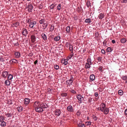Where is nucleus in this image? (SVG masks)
<instances>
[{
    "label": "nucleus",
    "instance_id": "obj_13",
    "mask_svg": "<svg viewBox=\"0 0 127 127\" xmlns=\"http://www.w3.org/2000/svg\"><path fill=\"white\" fill-rule=\"evenodd\" d=\"M61 63L65 65H66L67 63V61L66 59H62L61 61Z\"/></svg>",
    "mask_w": 127,
    "mask_h": 127
},
{
    "label": "nucleus",
    "instance_id": "obj_60",
    "mask_svg": "<svg viewBox=\"0 0 127 127\" xmlns=\"http://www.w3.org/2000/svg\"><path fill=\"white\" fill-rule=\"evenodd\" d=\"M101 52L103 54H104L105 53V52L104 50L102 49L101 51Z\"/></svg>",
    "mask_w": 127,
    "mask_h": 127
},
{
    "label": "nucleus",
    "instance_id": "obj_49",
    "mask_svg": "<svg viewBox=\"0 0 127 127\" xmlns=\"http://www.w3.org/2000/svg\"><path fill=\"white\" fill-rule=\"evenodd\" d=\"M73 18H74V19L75 20H77L78 19V17L77 16H76L75 15L74 16Z\"/></svg>",
    "mask_w": 127,
    "mask_h": 127
},
{
    "label": "nucleus",
    "instance_id": "obj_5",
    "mask_svg": "<svg viewBox=\"0 0 127 127\" xmlns=\"http://www.w3.org/2000/svg\"><path fill=\"white\" fill-rule=\"evenodd\" d=\"M8 74V72L7 71H3L2 73V77L4 78H6L7 77Z\"/></svg>",
    "mask_w": 127,
    "mask_h": 127
},
{
    "label": "nucleus",
    "instance_id": "obj_28",
    "mask_svg": "<svg viewBox=\"0 0 127 127\" xmlns=\"http://www.w3.org/2000/svg\"><path fill=\"white\" fill-rule=\"evenodd\" d=\"M13 77V75H12L10 74L8 75V80H11L12 79Z\"/></svg>",
    "mask_w": 127,
    "mask_h": 127
},
{
    "label": "nucleus",
    "instance_id": "obj_9",
    "mask_svg": "<svg viewBox=\"0 0 127 127\" xmlns=\"http://www.w3.org/2000/svg\"><path fill=\"white\" fill-rule=\"evenodd\" d=\"M55 115L58 116H59L61 113V112L59 109H57L54 112Z\"/></svg>",
    "mask_w": 127,
    "mask_h": 127
},
{
    "label": "nucleus",
    "instance_id": "obj_25",
    "mask_svg": "<svg viewBox=\"0 0 127 127\" xmlns=\"http://www.w3.org/2000/svg\"><path fill=\"white\" fill-rule=\"evenodd\" d=\"M106 104L103 103H102L100 105V107L104 109L106 108Z\"/></svg>",
    "mask_w": 127,
    "mask_h": 127
},
{
    "label": "nucleus",
    "instance_id": "obj_6",
    "mask_svg": "<svg viewBox=\"0 0 127 127\" xmlns=\"http://www.w3.org/2000/svg\"><path fill=\"white\" fill-rule=\"evenodd\" d=\"M22 33L25 36H26L27 34H28V31L25 28H23L22 30Z\"/></svg>",
    "mask_w": 127,
    "mask_h": 127
},
{
    "label": "nucleus",
    "instance_id": "obj_17",
    "mask_svg": "<svg viewBox=\"0 0 127 127\" xmlns=\"http://www.w3.org/2000/svg\"><path fill=\"white\" fill-rule=\"evenodd\" d=\"M105 15L104 14L101 13L99 14L98 18L99 19H102L104 17Z\"/></svg>",
    "mask_w": 127,
    "mask_h": 127
},
{
    "label": "nucleus",
    "instance_id": "obj_61",
    "mask_svg": "<svg viewBox=\"0 0 127 127\" xmlns=\"http://www.w3.org/2000/svg\"><path fill=\"white\" fill-rule=\"evenodd\" d=\"M81 127H85V125L84 124H81Z\"/></svg>",
    "mask_w": 127,
    "mask_h": 127
},
{
    "label": "nucleus",
    "instance_id": "obj_37",
    "mask_svg": "<svg viewBox=\"0 0 127 127\" xmlns=\"http://www.w3.org/2000/svg\"><path fill=\"white\" fill-rule=\"evenodd\" d=\"M103 67L102 66H100L98 68V69L99 71H102L103 70Z\"/></svg>",
    "mask_w": 127,
    "mask_h": 127
},
{
    "label": "nucleus",
    "instance_id": "obj_46",
    "mask_svg": "<svg viewBox=\"0 0 127 127\" xmlns=\"http://www.w3.org/2000/svg\"><path fill=\"white\" fill-rule=\"evenodd\" d=\"M29 26L31 28H33L34 26L33 25H32V24L31 23H30L29 24Z\"/></svg>",
    "mask_w": 127,
    "mask_h": 127
},
{
    "label": "nucleus",
    "instance_id": "obj_45",
    "mask_svg": "<svg viewBox=\"0 0 127 127\" xmlns=\"http://www.w3.org/2000/svg\"><path fill=\"white\" fill-rule=\"evenodd\" d=\"M8 104H10V105L12 104H13L12 102V101L11 100H9L8 101Z\"/></svg>",
    "mask_w": 127,
    "mask_h": 127
},
{
    "label": "nucleus",
    "instance_id": "obj_31",
    "mask_svg": "<svg viewBox=\"0 0 127 127\" xmlns=\"http://www.w3.org/2000/svg\"><path fill=\"white\" fill-rule=\"evenodd\" d=\"M5 115L7 117H11L12 115V114L11 113H8L7 114H6Z\"/></svg>",
    "mask_w": 127,
    "mask_h": 127
},
{
    "label": "nucleus",
    "instance_id": "obj_44",
    "mask_svg": "<svg viewBox=\"0 0 127 127\" xmlns=\"http://www.w3.org/2000/svg\"><path fill=\"white\" fill-rule=\"evenodd\" d=\"M87 61L88 62V63H90V64H91V60L90 58H89L87 60Z\"/></svg>",
    "mask_w": 127,
    "mask_h": 127
},
{
    "label": "nucleus",
    "instance_id": "obj_24",
    "mask_svg": "<svg viewBox=\"0 0 127 127\" xmlns=\"http://www.w3.org/2000/svg\"><path fill=\"white\" fill-rule=\"evenodd\" d=\"M91 66L89 63H86L85 65L86 68H90Z\"/></svg>",
    "mask_w": 127,
    "mask_h": 127
},
{
    "label": "nucleus",
    "instance_id": "obj_16",
    "mask_svg": "<svg viewBox=\"0 0 127 127\" xmlns=\"http://www.w3.org/2000/svg\"><path fill=\"white\" fill-rule=\"evenodd\" d=\"M104 114L106 115L108 114L109 112V109L107 108H105L104 109L103 112Z\"/></svg>",
    "mask_w": 127,
    "mask_h": 127
},
{
    "label": "nucleus",
    "instance_id": "obj_21",
    "mask_svg": "<svg viewBox=\"0 0 127 127\" xmlns=\"http://www.w3.org/2000/svg\"><path fill=\"white\" fill-rule=\"evenodd\" d=\"M60 38V36H57L55 37L54 38V39L55 41H59Z\"/></svg>",
    "mask_w": 127,
    "mask_h": 127
},
{
    "label": "nucleus",
    "instance_id": "obj_63",
    "mask_svg": "<svg viewBox=\"0 0 127 127\" xmlns=\"http://www.w3.org/2000/svg\"><path fill=\"white\" fill-rule=\"evenodd\" d=\"M37 61H35L34 62V64H36V63H37Z\"/></svg>",
    "mask_w": 127,
    "mask_h": 127
},
{
    "label": "nucleus",
    "instance_id": "obj_56",
    "mask_svg": "<svg viewBox=\"0 0 127 127\" xmlns=\"http://www.w3.org/2000/svg\"><path fill=\"white\" fill-rule=\"evenodd\" d=\"M94 95L96 97H97L98 95V94L97 92H95V93Z\"/></svg>",
    "mask_w": 127,
    "mask_h": 127
},
{
    "label": "nucleus",
    "instance_id": "obj_26",
    "mask_svg": "<svg viewBox=\"0 0 127 127\" xmlns=\"http://www.w3.org/2000/svg\"><path fill=\"white\" fill-rule=\"evenodd\" d=\"M5 120V118L3 116L1 115L0 116V122L4 121Z\"/></svg>",
    "mask_w": 127,
    "mask_h": 127
},
{
    "label": "nucleus",
    "instance_id": "obj_7",
    "mask_svg": "<svg viewBox=\"0 0 127 127\" xmlns=\"http://www.w3.org/2000/svg\"><path fill=\"white\" fill-rule=\"evenodd\" d=\"M67 109L68 111L70 112H72L74 111L73 107L71 105H69L67 107Z\"/></svg>",
    "mask_w": 127,
    "mask_h": 127
},
{
    "label": "nucleus",
    "instance_id": "obj_47",
    "mask_svg": "<svg viewBox=\"0 0 127 127\" xmlns=\"http://www.w3.org/2000/svg\"><path fill=\"white\" fill-rule=\"evenodd\" d=\"M67 95L66 93H63L61 94V95L62 96H66Z\"/></svg>",
    "mask_w": 127,
    "mask_h": 127
},
{
    "label": "nucleus",
    "instance_id": "obj_23",
    "mask_svg": "<svg viewBox=\"0 0 127 127\" xmlns=\"http://www.w3.org/2000/svg\"><path fill=\"white\" fill-rule=\"evenodd\" d=\"M113 49L110 47H108L106 49V51L107 52H111L113 50Z\"/></svg>",
    "mask_w": 127,
    "mask_h": 127
},
{
    "label": "nucleus",
    "instance_id": "obj_30",
    "mask_svg": "<svg viewBox=\"0 0 127 127\" xmlns=\"http://www.w3.org/2000/svg\"><path fill=\"white\" fill-rule=\"evenodd\" d=\"M54 26L53 25H52L50 28V31L52 32L54 30Z\"/></svg>",
    "mask_w": 127,
    "mask_h": 127
},
{
    "label": "nucleus",
    "instance_id": "obj_40",
    "mask_svg": "<svg viewBox=\"0 0 127 127\" xmlns=\"http://www.w3.org/2000/svg\"><path fill=\"white\" fill-rule=\"evenodd\" d=\"M31 38L32 40V41L33 42H34L35 39V36L33 35H32L31 36Z\"/></svg>",
    "mask_w": 127,
    "mask_h": 127
},
{
    "label": "nucleus",
    "instance_id": "obj_59",
    "mask_svg": "<svg viewBox=\"0 0 127 127\" xmlns=\"http://www.w3.org/2000/svg\"><path fill=\"white\" fill-rule=\"evenodd\" d=\"M112 42L113 44H114L116 43V41L114 40H113L112 41Z\"/></svg>",
    "mask_w": 127,
    "mask_h": 127
},
{
    "label": "nucleus",
    "instance_id": "obj_54",
    "mask_svg": "<svg viewBox=\"0 0 127 127\" xmlns=\"http://www.w3.org/2000/svg\"><path fill=\"white\" fill-rule=\"evenodd\" d=\"M72 57L71 56H70H70H68V57H67L66 59L67 60V61H68V60L69 59H71L72 58Z\"/></svg>",
    "mask_w": 127,
    "mask_h": 127
},
{
    "label": "nucleus",
    "instance_id": "obj_14",
    "mask_svg": "<svg viewBox=\"0 0 127 127\" xmlns=\"http://www.w3.org/2000/svg\"><path fill=\"white\" fill-rule=\"evenodd\" d=\"M69 49L70 51H72L71 53V54L70 56H73L74 54L72 52L73 51V46L72 45H69Z\"/></svg>",
    "mask_w": 127,
    "mask_h": 127
},
{
    "label": "nucleus",
    "instance_id": "obj_34",
    "mask_svg": "<svg viewBox=\"0 0 127 127\" xmlns=\"http://www.w3.org/2000/svg\"><path fill=\"white\" fill-rule=\"evenodd\" d=\"M13 25H14V26L17 27L19 25V23L18 22H16L13 24Z\"/></svg>",
    "mask_w": 127,
    "mask_h": 127
},
{
    "label": "nucleus",
    "instance_id": "obj_32",
    "mask_svg": "<svg viewBox=\"0 0 127 127\" xmlns=\"http://www.w3.org/2000/svg\"><path fill=\"white\" fill-rule=\"evenodd\" d=\"M61 4H59L57 6V10L59 11L60 10L61 8Z\"/></svg>",
    "mask_w": 127,
    "mask_h": 127
},
{
    "label": "nucleus",
    "instance_id": "obj_50",
    "mask_svg": "<svg viewBox=\"0 0 127 127\" xmlns=\"http://www.w3.org/2000/svg\"><path fill=\"white\" fill-rule=\"evenodd\" d=\"M125 116L127 117V108L126 109L125 111Z\"/></svg>",
    "mask_w": 127,
    "mask_h": 127
},
{
    "label": "nucleus",
    "instance_id": "obj_4",
    "mask_svg": "<svg viewBox=\"0 0 127 127\" xmlns=\"http://www.w3.org/2000/svg\"><path fill=\"white\" fill-rule=\"evenodd\" d=\"M73 77H72L70 79H69L68 80H67L66 82L67 83V84L71 85L73 82Z\"/></svg>",
    "mask_w": 127,
    "mask_h": 127
},
{
    "label": "nucleus",
    "instance_id": "obj_62",
    "mask_svg": "<svg viewBox=\"0 0 127 127\" xmlns=\"http://www.w3.org/2000/svg\"><path fill=\"white\" fill-rule=\"evenodd\" d=\"M43 109L42 108H41L40 107V112H42L43 111Z\"/></svg>",
    "mask_w": 127,
    "mask_h": 127
},
{
    "label": "nucleus",
    "instance_id": "obj_29",
    "mask_svg": "<svg viewBox=\"0 0 127 127\" xmlns=\"http://www.w3.org/2000/svg\"><path fill=\"white\" fill-rule=\"evenodd\" d=\"M55 7V5L53 3L49 6V8L50 9H53Z\"/></svg>",
    "mask_w": 127,
    "mask_h": 127
},
{
    "label": "nucleus",
    "instance_id": "obj_10",
    "mask_svg": "<svg viewBox=\"0 0 127 127\" xmlns=\"http://www.w3.org/2000/svg\"><path fill=\"white\" fill-rule=\"evenodd\" d=\"M70 27L69 26H67L66 28V33H68V34H71L70 31Z\"/></svg>",
    "mask_w": 127,
    "mask_h": 127
},
{
    "label": "nucleus",
    "instance_id": "obj_55",
    "mask_svg": "<svg viewBox=\"0 0 127 127\" xmlns=\"http://www.w3.org/2000/svg\"><path fill=\"white\" fill-rule=\"evenodd\" d=\"M14 45L15 46H18L19 45V44L18 42H17L16 43L14 44Z\"/></svg>",
    "mask_w": 127,
    "mask_h": 127
},
{
    "label": "nucleus",
    "instance_id": "obj_51",
    "mask_svg": "<svg viewBox=\"0 0 127 127\" xmlns=\"http://www.w3.org/2000/svg\"><path fill=\"white\" fill-rule=\"evenodd\" d=\"M102 59V58L100 57H99L97 58V60L99 61H100Z\"/></svg>",
    "mask_w": 127,
    "mask_h": 127
},
{
    "label": "nucleus",
    "instance_id": "obj_3",
    "mask_svg": "<svg viewBox=\"0 0 127 127\" xmlns=\"http://www.w3.org/2000/svg\"><path fill=\"white\" fill-rule=\"evenodd\" d=\"M77 99L80 101L79 102V103L82 102L81 101L83 100L84 99V98L80 95H77Z\"/></svg>",
    "mask_w": 127,
    "mask_h": 127
},
{
    "label": "nucleus",
    "instance_id": "obj_52",
    "mask_svg": "<svg viewBox=\"0 0 127 127\" xmlns=\"http://www.w3.org/2000/svg\"><path fill=\"white\" fill-rule=\"evenodd\" d=\"M100 110L101 111L103 112L104 111V109L101 108V107H99Z\"/></svg>",
    "mask_w": 127,
    "mask_h": 127
},
{
    "label": "nucleus",
    "instance_id": "obj_22",
    "mask_svg": "<svg viewBox=\"0 0 127 127\" xmlns=\"http://www.w3.org/2000/svg\"><path fill=\"white\" fill-rule=\"evenodd\" d=\"M5 83L6 85L9 86L10 84V81L8 80H7L5 81Z\"/></svg>",
    "mask_w": 127,
    "mask_h": 127
},
{
    "label": "nucleus",
    "instance_id": "obj_48",
    "mask_svg": "<svg viewBox=\"0 0 127 127\" xmlns=\"http://www.w3.org/2000/svg\"><path fill=\"white\" fill-rule=\"evenodd\" d=\"M4 61V58L1 57H0V61L2 62H3Z\"/></svg>",
    "mask_w": 127,
    "mask_h": 127
},
{
    "label": "nucleus",
    "instance_id": "obj_11",
    "mask_svg": "<svg viewBox=\"0 0 127 127\" xmlns=\"http://www.w3.org/2000/svg\"><path fill=\"white\" fill-rule=\"evenodd\" d=\"M95 76L93 74L91 75L90 77V81L91 82L94 80L95 79Z\"/></svg>",
    "mask_w": 127,
    "mask_h": 127
},
{
    "label": "nucleus",
    "instance_id": "obj_58",
    "mask_svg": "<svg viewBox=\"0 0 127 127\" xmlns=\"http://www.w3.org/2000/svg\"><path fill=\"white\" fill-rule=\"evenodd\" d=\"M122 1L123 3H126L127 2V0H123Z\"/></svg>",
    "mask_w": 127,
    "mask_h": 127
},
{
    "label": "nucleus",
    "instance_id": "obj_2",
    "mask_svg": "<svg viewBox=\"0 0 127 127\" xmlns=\"http://www.w3.org/2000/svg\"><path fill=\"white\" fill-rule=\"evenodd\" d=\"M40 102L39 101H35L34 103V106L35 107V110L36 112H40Z\"/></svg>",
    "mask_w": 127,
    "mask_h": 127
},
{
    "label": "nucleus",
    "instance_id": "obj_36",
    "mask_svg": "<svg viewBox=\"0 0 127 127\" xmlns=\"http://www.w3.org/2000/svg\"><path fill=\"white\" fill-rule=\"evenodd\" d=\"M86 124L87 126H89L91 125V123L89 121H87L86 122Z\"/></svg>",
    "mask_w": 127,
    "mask_h": 127
},
{
    "label": "nucleus",
    "instance_id": "obj_20",
    "mask_svg": "<svg viewBox=\"0 0 127 127\" xmlns=\"http://www.w3.org/2000/svg\"><path fill=\"white\" fill-rule=\"evenodd\" d=\"M85 22L86 23H88L90 24L91 23L92 21L91 20L90 18H87L85 19Z\"/></svg>",
    "mask_w": 127,
    "mask_h": 127
},
{
    "label": "nucleus",
    "instance_id": "obj_57",
    "mask_svg": "<svg viewBox=\"0 0 127 127\" xmlns=\"http://www.w3.org/2000/svg\"><path fill=\"white\" fill-rule=\"evenodd\" d=\"M70 45H69V43H68V42H67L66 44V47H68Z\"/></svg>",
    "mask_w": 127,
    "mask_h": 127
},
{
    "label": "nucleus",
    "instance_id": "obj_53",
    "mask_svg": "<svg viewBox=\"0 0 127 127\" xmlns=\"http://www.w3.org/2000/svg\"><path fill=\"white\" fill-rule=\"evenodd\" d=\"M31 23L33 25V26H34V25H35L36 24V22L35 21Z\"/></svg>",
    "mask_w": 127,
    "mask_h": 127
},
{
    "label": "nucleus",
    "instance_id": "obj_38",
    "mask_svg": "<svg viewBox=\"0 0 127 127\" xmlns=\"http://www.w3.org/2000/svg\"><path fill=\"white\" fill-rule=\"evenodd\" d=\"M107 42L106 40H105L103 43V45L104 46H105L106 45Z\"/></svg>",
    "mask_w": 127,
    "mask_h": 127
},
{
    "label": "nucleus",
    "instance_id": "obj_33",
    "mask_svg": "<svg viewBox=\"0 0 127 127\" xmlns=\"http://www.w3.org/2000/svg\"><path fill=\"white\" fill-rule=\"evenodd\" d=\"M118 93L120 95H122L123 93V91L121 90H119L118 91Z\"/></svg>",
    "mask_w": 127,
    "mask_h": 127
},
{
    "label": "nucleus",
    "instance_id": "obj_35",
    "mask_svg": "<svg viewBox=\"0 0 127 127\" xmlns=\"http://www.w3.org/2000/svg\"><path fill=\"white\" fill-rule=\"evenodd\" d=\"M86 4L87 7H89L91 6V4L90 1H88L86 3Z\"/></svg>",
    "mask_w": 127,
    "mask_h": 127
},
{
    "label": "nucleus",
    "instance_id": "obj_19",
    "mask_svg": "<svg viewBox=\"0 0 127 127\" xmlns=\"http://www.w3.org/2000/svg\"><path fill=\"white\" fill-rule=\"evenodd\" d=\"M42 38L43 39L45 40L47 39V36L44 33H43L41 35Z\"/></svg>",
    "mask_w": 127,
    "mask_h": 127
},
{
    "label": "nucleus",
    "instance_id": "obj_41",
    "mask_svg": "<svg viewBox=\"0 0 127 127\" xmlns=\"http://www.w3.org/2000/svg\"><path fill=\"white\" fill-rule=\"evenodd\" d=\"M54 67L56 69H58L59 68V66L56 64L54 65Z\"/></svg>",
    "mask_w": 127,
    "mask_h": 127
},
{
    "label": "nucleus",
    "instance_id": "obj_43",
    "mask_svg": "<svg viewBox=\"0 0 127 127\" xmlns=\"http://www.w3.org/2000/svg\"><path fill=\"white\" fill-rule=\"evenodd\" d=\"M122 79L124 80H126L127 79L126 76H122Z\"/></svg>",
    "mask_w": 127,
    "mask_h": 127
},
{
    "label": "nucleus",
    "instance_id": "obj_1",
    "mask_svg": "<svg viewBox=\"0 0 127 127\" xmlns=\"http://www.w3.org/2000/svg\"><path fill=\"white\" fill-rule=\"evenodd\" d=\"M40 30L42 31H44L47 26V23L45 21V19H43L40 20Z\"/></svg>",
    "mask_w": 127,
    "mask_h": 127
},
{
    "label": "nucleus",
    "instance_id": "obj_27",
    "mask_svg": "<svg viewBox=\"0 0 127 127\" xmlns=\"http://www.w3.org/2000/svg\"><path fill=\"white\" fill-rule=\"evenodd\" d=\"M127 40L125 38H122L121 39V41L122 43H124Z\"/></svg>",
    "mask_w": 127,
    "mask_h": 127
},
{
    "label": "nucleus",
    "instance_id": "obj_12",
    "mask_svg": "<svg viewBox=\"0 0 127 127\" xmlns=\"http://www.w3.org/2000/svg\"><path fill=\"white\" fill-rule=\"evenodd\" d=\"M24 102L25 104H28L30 102V99L28 98H25L24 100Z\"/></svg>",
    "mask_w": 127,
    "mask_h": 127
},
{
    "label": "nucleus",
    "instance_id": "obj_42",
    "mask_svg": "<svg viewBox=\"0 0 127 127\" xmlns=\"http://www.w3.org/2000/svg\"><path fill=\"white\" fill-rule=\"evenodd\" d=\"M15 56H20V54L18 52H16L14 53Z\"/></svg>",
    "mask_w": 127,
    "mask_h": 127
},
{
    "label": "nucleus",
    "instance_id": "obj_64",
    "mask_svg": "<svg viewBox=\"0 0 127 127\" xmlns=\"http://www.w3.org/2000/svg\"><path fill=\"white\" fill-rule=\"evenodd\" d=\"M81 124H79L78 125V127H81Z\"/></svg>",
    "mask_w": 127,
    "mask_h": 127
},
{
    "label": "nucleus",
    "instance_id": "obj_15",
    "mask_svg": "<svg viewBox=\"0 0 127 127\" xmlns=\"http://www.w3.org/2000/svg\"><path fill=\"white\" fill-rule=\"evenodd\" d=\"M1 123L0 125L1 127H5L6 126V124L5 122L4 121L1 122Z\"/></svg>",
    "mask_w": 127,
    "mask_h": 127
},
{
    "label": "nucleus",
    "instance_id": "obj_18",
    "mask_svg": "<svg viewBox=\"0 0 127 127\" xmlns=\"http://www.w3.org/2000/svg\"><path fill=\"white\" fill-rule=\"evenodd\" d=\"M17 109L18 112H20L23 110V108L21 106L18 107L17 108Z\"/></svg>",
    "mask_w": 127,
    "mask_h": 127
},
{
    "label": "nucleus",
    "instance_id": "obj_39",
    "mask_svg": "<svg viewBox=\"0 0 127 127\" xmlns=\"http://www.w3.org/2000/svg\"><path fill=\"white\" fill-rule=\"evenodd\" d=\"M46 104H44V103H42L41 104H40V107H43V108H45L46 107V106L45 105H46Z\"/></svg>",
    "mask_w": 127,
    "mask_h": 127
},
{
    "label": "nucleus",
    "instance_id": "obj_8",
    "mask_svg": "<svg viewBox=\"0 0 127 127\" xmlns=\"http://www.w3.org/2000/svg\"><path fill=\"white\" fill-rule=\"evenodd\" d=\"M27 8H28V11L30 12H32L33 7L32 5L30 4L28 5Z\"/></svg>",
    "mask_w": 127,
    "mask_h": 127
}]
</instances>
